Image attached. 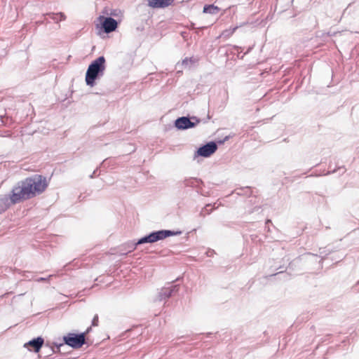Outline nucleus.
I'll return each instance as SVG.
<instances>
[{"mask_svg": "<svg viewBox=\"0 0 359 359\" xmlns=\"http://www.w3.org/2000/svg\"><path fill=\"white\" fill-rule=\"evenodd\" d=\"M48 182L42 175L28 177L15 187L10 194L12 204L26 201L42 194L48 187Z\"/></svg>", "mask_w": 359, "mask_h": 359, "instance_id": "f257e3e1", "label": "nucleus"}, {"mask_svg": "<svg viewBox=\"0 0 359 359\" xmlns=\"http://www.w3.org/2000/svg\"><path fill=\"white\" fill-rule=\"evenodd\" d=\"M105 58L100 56L95 60L89 66L86 74V82L87 85L93 86L95 80L99 73H102L105 69Z\"/></svg>", "mask_w": 359, "mask_h": 359, "instance_id": "f03ea898", "label": "nucleus"}, {"mask_svg": "<svg viewBox=\"0 0 359 359\" xmlns=\"http://www.w3.org/2000/svg\"><path fill=\"white\" fill-rule=\"evenodd\" d=\"M175 233L168 230H162L150 233L149 236H145L137 242V244H142L144 243H154L159 240L164 239L167 237L174 236Z\"/></svg>", "mask_w": 359, "mask_h": 359, "instance_id": "7ed1b4c3", "label": "nucleus"}, {"mask_svg": "<svg viewBox=\"0 0 359 359\" xmlns=\"http://www.w3.org/2000/svg\"><path fill=\"white\" fill-rule=\"evenodd\" d=\"M86 333L76 334L69 333L64 337V341L66 344L75 348H81L85 344Z\"/></svg>", "mask_w": 359, "mask_h": 359, "instance_id": "20e7f679", "label": "nucleus"}, {"mask_svg": "<svg viewBox=\"0 0 359 359\" xmlns=\"http://www.w3.org/2000/svg\"><path fill=\"white\" fill-rule=\"evenodd\" d=\"M217 149V144L213 142H210L206 144L205 145L200 147L197 151V154L198 156L208 157L212 154H214L216 151Z\"/></svg>", "mask_w": 359, "mask_h": 359, "instance_id": "39448f33", "label": "nucleus"}, {"mask_svg": "<svg viewBox=\"0 0 359 359\" xmlns=\"http://www.w3.org/2000/svg\"><path fill=\"white\" fill-rule=\"evenodd\" d=\"M43 343V339L41 337H39L25 344V347L29 351L33 350L34 352L38 353L42 347Z\"/></svg>", "mask_w": 359, "mask_h": 359, "instance_id": "423d86ee", "label": "nucleus"}, {"mask_svg": "<svg viewBox=\"0 0 359 359\" xmlns=\"http://www.w3.org/2000/svg\"><path fill=\"white\" fill-rule=\"evenodd\" d=\"M117 22L112 18H104L102 22V27L106 33L114 31L117 28Z\"/></svg>", "mask_w": 359, "mask_h": 359, "instance_id": "0eeeda50", "label": "nucleus"}, {"mask_svg": "<svg viewBox=\"0 0 359 359\" xmlns=\"http://www.w3.org/2000/svg\"><path fill=\"white\" fill-rule=\"evenodd\" d=\"M174 0H148V5L154 8H166L172 5Z\"/></svg>", "mask_w": 359, "mask_h": 359, "instance_id": "6e6552de", "label": "nucleus"}, {"mask_svg": "<svg viewBox=\"0 0 359 359\" xmlns=\"http://www.w3.org/2000/svg\"><path fill=\"white\" fill-rule=\"evenodd\" d=\"M175 126L180 129H187L194 127V124L187 117H181L176 120Z\"/></svg>", "mask_w": 359, "mask_h": 359, "instance_id": "1a4fd4ad", "label": "nucleus"}, {"mask_svg": "<svg viewBox=\"0 0 359 359\" xmlns=\"http://www.w3.org/2000/svg\"><path fill=\"white\" fill-rule=\"evenodd\" d=\"M219 8L214 5H205L203 8V13L210 14H216L219 12Z\"/></svg>", "mask_w": 359, "mask_h": 359, "instance_id": "9d476101", "label": "nucleus"}, {"mask_svg": "<svg viewBox=\"0 0 359 359\" xmlns=\"http://www.w3.org/2000/svg\"><path fill=\"white\" fill-rule=\"evenodd\" d=\"M238 27H233V28H231V29H225L224 30L221 34H220V37H224V38H229L230 36H231L233 33L236 32V30L237 29Z\"/></svg>", "mask_w": 359, "mask_h": 359, "instance_id": "9b49d317", "label": "nucleus"}, {"mask_svg": "<svg viewBox=\"0 0 359 359\" xmlns=\"http://www.w3.org/2000/svg\"><path fill=\"white\" fill-rule=\"evenodd\" d=\"M57 17H60V20H63L65 19V15L62 13H59L56 14H53V19L57 20Z\"/></svg>", "mask_w": 359, "mask_h": 359, "instance_id": "f8f14e48", "label": "nucleus"}, {"mask_svg": "<svg viewBox=\"0 0 359 359\" xmlns=\"http://www.w3.org/2000/svg\"><path fill=\"white\" fill-rule=\"evenodd\" d=\"M92 325L93 326H97L98 325V316L97 315H95L92 321Z\"/></svg>", "mask_w": 359, "mask_h": 359, "instance_id": "ddd939ff", "label": "nucleus"}, {"mask_svg": "<svg viewBox=\"0 0 359 359\" xmlns=\"http://www.w3.org/2000/svg\"><path fill=\"white\" fill-rule=\"evenodd\" d=\"M39 280V281H40V280H45V278H40L39 280Z\"/></svg>", "mask_w": 359, "mask_h": 359, "instance_id": "4468645a", "label": "nucleus"}]
</instances>
